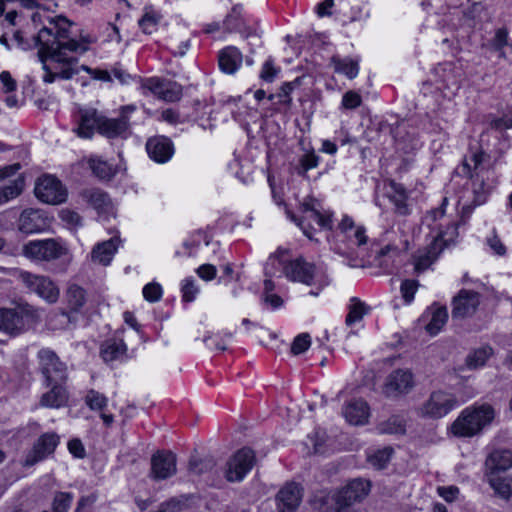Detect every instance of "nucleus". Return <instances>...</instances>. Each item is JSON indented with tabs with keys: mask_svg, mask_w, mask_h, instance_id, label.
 <instances>
[{
	"mask_svg": "<svg viewBox=\"0 0 512 512\" xmlns=\"http://www.w3.org/2000/svg\"><path fill=\"white\" fill-rule=\"evenodd\" d=\"M70 26L71 23L63 16L48 18V24L34 37L35 45L40 47L38 56L45 71L43 81L53 83L56 79L69 80L78 74L80 69L94 79L110 81L111 76L106 70L92 69L86 65L78 66V55L89 50L90 41L86 38H71Z\"/></svg>",
	"mask_w": 512,
	"mask_h": 512,
	"instance_id": "nucleus-1",
	"label": "nucleus"
},
{
	"mask_svg": "<svg viewBox=\"0 0 512 512\" xmlns=\"http://www.w3.org/2000/svg\"><path fill=\"white\" fill-rule=\"evenodd\" d=\"M369 491V481L354 479L332 495L319 497L315 506L320 512H349V508L361 502Z\"/></svg>",
	"mask_w": 512,
	"mask_h": 512,
	"instance_id": "nucleus-2",
	"label": "nucleus"
},
{
	"mask_svg": "<svg viewBox=\"0 0 512 512\" xmlns=\"http://www.w3.org/2000/svg\"><path fill=\"white\" fill-rule=\"evenodd\" d=\"M494 418L490 405L465 408L451 425V432L457 437H473L489 425Z\"/></svg>",
	"mask_w": 512,
	"mask_h": 512,
	"instance_id": "nucleus-3",
	"label": "nucleus"
},
{
	"mask_svg": "<svg viewBox=\"0 0 512 512\" xmlns=\"http://www.w3.org/2000/svg\"><path fill=\"white\" fill-rule=\"evenodd\" d=\"M301 217H297L293 212L287 210L286 214L291 221L295 222L303 233L309 238L313 239L312 232L310 231L311 222L314 221L321 229H332L333 221L332 214L322 212V208L318 200L313 197H306L299 206Z\"/></svg>",
	"mask_w": 512,
	"mask_h": 512,
	"instance_id": "nucleus-4",
	"label": "nucleus"
},
{
	"mask_svg": "<svg viewBox=\"0 0 512 512\" xmlns=\"http://www.w3.org/2000/svg\"><path fill=\"white\" fill-rule=\"evenodd\" d=\"M18 279L30 292L36 293L47 303L53 304L58 301L59 288L49 277L21 271Z\"/></svg>",
	"mask_w": 512,
	"mask_h": 512,
	"instance_id": "nucleus-5",
	"label": "nucleus"
},
{
	"mask_svg": "<svg viewBox=\"0 0 512 512\" xmlns=\"http://www.w3.org/2000/svg\"><path fill=\"white\" fill-rule=\"evenodd\" d=\"M456 405L455 395L446 391H435L422 404L419 415L429 419H440L452 411Z\"/></svg>",
	"mask_w": 512,
	"mask_h": 512,
	"instance_id": "nucleus-6",
	"label": "nucleus"
},
{
	"mask_svg": "<svg viewBox=\"0 0 512 512\" xmlns=\"http://www.w3.org/2000/svg\"><path fill=\"white\" fill-rule=\"evenodd\" d=\"M39 369L45 378L46 385L64 383L67 379V367L56 353L50 349L38 352Z\"/></svg>",
	"mask_w": 512,
	"mask_h": 512,
	"instance_id": "nucleus-7",
	"label": "nucleus"
},
{
	"mask_svg": "<svg viewBox=\"0 0 512 512\" xmlns=\"http://www.w3.org/2000/svg\"><path fill=\"white\" fill-rule=\"evenodd\" d=\"M67 248L55 239L30 241L23 247V254L32 260L51 261L64 256Z\"/></svg>",
	"mask_w": 512,
	"mask_h": 512,
	"instance_id": "nucleus-8",
	"label": "nucleus"
},
{
	"mask_svg": "<svg viewBox=\"0 0 512 512\" xmlns=\"http://www.w3.org/2000/svg\"><path fill=\"white\" fill-rule=\"evenodd\" d=\"M21 165L14 163L0 167V183L15 176L20 170ZM25 188V179L22 175L10 180L7 184L0 187V206L20 196Z\"/></svg>",
	"mask_w": 512,
	"mask_h": 512,
	"instance_id": "nucleus-9",
	"label": "nucleus"
},
{
	"mask_svg": "<svg viewBox=\"0 0 512 512\" xmlns=\"http://www.w3.org/2000/svg\"><path fill=\"white\" fill-rule=\"evenodd\" d=\"M134 109L133 106L122 107L118 118L101 115L98 133L109 139L127 138L131 134L128 113L133 112Z\"/></svg>",
	"mask_w": 512,
	"mask_h": 512,
	"instance_id": "nucleus-10",
	"label": "nucleus"
},
{
	"mask_svg": "<svg viewBox=\"0 0 512 512\" xmlns=\"http://www.w3.org/2000/svg\"><path fill=\"white\" fill-rule=\"evenodd\" d=\"M35 195L44 203L57 205L66 200L67 191L57 178L45 175L36 182Z\"/></svg>",
	"mask_w": 512,
	"mask_h": 512,
	"instance_id": "nucleus-11",
	"label": "nucleus"
},
{
	"mask_svg": "<svg viewBox=\"0 0 512 512\" xmlns=\"http://www.w3.org/2000/svg\"><path fill=\"white\" fill-rule=\"evenodd\" d=\"M255 462L254 452L250 448L238 450L227 462L225 477L229 482H239L252 469Z\"/></svg>",
	"mask_w": 512,
	"mask_h": 512,
	"instance_id": "nucleus-12",
	"label": "nucleus"
},
{
	"mask_svg": "<svg viewBox=\"0 0 512 512\" xmlns=\"http://www.w3.org/2000/svg\"><path fill=\"white\" fill-rule=\"evenodd\" d=\"M481 301L478 292L468 289H461L452 300V318L464 319L473 316Z\"/></svg>",
	"mask_w": 512,
	"mask_h": 512,
	"instance_id": "nucleus-13",
	"label": "nucleus"
},
{
	"mask_svg": "<svg viewBox=\"0 0 512 512\" xmlns=\"http://www.w3.org/2000/svg\"><path fill=\"white\" fill-rule=\"evenodd\" d=\"M413 386L412 373L409 370L397 369L387 376L383 392L387 397L397 398L407 394Z\"/></svg>",
	"mask_w": 512,
	"mask_h": 512,
	"instance_id": "nucleus-14",
	"label": "nucleus"
},
{
	"mask_svg": "<svg viewBox=\"0 0 512 512\" xmlns=\"http://www.w3.org/2000/svg\"><path fill=\"white\" fill-rule=\"evenodd\" d=\"M59 444L56 433H45L34 444L33 449L26 455L23 465L31 467L52 454Z\"/></svg>",
	"mask_w": 512,
	"mask_h": 512,
	"instance_id": "nucleus-15",
	"label": "nucleus"
},
{
	"mask_svg": "<svg viewBox=\"0 0 512 512\" xmlns=\"http://www.w3.org/2000/svg\"><path fill=\"white\" fill-rule=\"evenodd\" d=\"M159 99L166 102L178 101L182 96V87L176 82L160 80L158 78L147 79L143 85Z\"/></svg>",
	"mask_w": 512,
	"mask_h": 512,
	"instance_id": "nucleus-16",
	"label": "nucleus"
},
{
	"mask_svg": "<svg viewBox=\"0 0 512 512\" xmlns=\"http://www.w3.org/2000/svg\"><path fill=\"white\" fill-rule=\"evenodd\" d=\"M176 456L172 452H157L151 458V477L164 480L176 473Z\"/></svg>",
	"mask_w": 512,
	"mask_h": 512,
	"instance_id": "nucleus-17",
	"label": "nucleus"
},
{
	"mask_svg": "<svg viewBox=\"0 0 512 512\" xmlns=\"http://www.w3.org/2000/svg\"><path fill=\"white\" fill-rule=\"evenodd\" d=\"M284 273L291 281L312 285L315 277V266L303 258H297L285 265Z\"/></svg>",
	"mask_w": 512,
	"mask_h": 512,
	"instance_id": "nucleus-18",
	"label": "nucleus"
},
{
	"mask_svg": "<svg viewBox=\"0 0 512 512\" xmlns=\"http://www.w3.org/2000/svg\"><path fill=\"white\" fill-rule=\"evenodd\" d=\"M301 500V487L295 483L286 484L276 496L278 512H295Z\"/></svg>",
	"mask_w": 512,
	"mask_h": 512,
	"instance_id": "nucleus-19",
	"label": "nucleus"
},
{
	"mask_svg": "<svg viewBox=\"0 0 512 512\" xmlns=\"http://www.w3.org/2000/svg\"><path fill=\"white\" fill-rule=\"evenodd\" d=\"M146 150L149 157L157 163H166L174 154L172 141L165 136H155L148 139Z\"/></svg>",
	"mask_w": 512,
	"mask_h": 512,
	"instance_id": "nucleus-20",
	"label": "nucleus"
},
{
	"mask_svg": "<svg viewBox=\"0 0 512 512\" xmlns=\"http://www.w3.org/2000/svg\"><path fill=\"white\" fill-rule=\"evenodd\" d=\"M23 314L15 308H0V331L11 336L24 331Z\"/></svg>",
	"mask_w": 512,
	"mask_h": 512,
	"instance_id": "nucleus-21",
	"label": "nucleus"
},
{
	"mask_svg": "<svg viewBox=\"0 0 512 512\" xmlns=\"http://www.w3.org/2000/svg\"><path fill=\"white\" fill-rule=\"evenodd\" d=\"M119 243L120 239L118 237L98 243L91 251V260L104 266L109 265L118 249Z\"/></svg>",
	"mask_w": 512,
	"mask_h": 512,
	"instance_id": "nucleus-22",
	"label": "nucleus"
},
{
	"mask_svg": "<svg viewBox=\"0 0 512 512\" xmlns=\"http://www.w3.org/2000/svg\"><path fill=\"white\" fill-rule=\"evenodd\" d=\"M343 415L352 425H363L369 417V407L361 399L352 400L343 409Z\"/></svg>",
	"mask_w": 512,
	"mask_h": 512,
	"instance_id": "nucleus-23",
	"label": "nucleus"
},
{
	"mask_svg": "<svg viewBox=\"0 0 512 512\" xmlns=\"http://www.w3.org/2000/svg\"><path fill=\"white\" fill-rule=\"evenodd\" d=\"M101 115L93 109L82 111L78 127L75 129L77 135L81 138H91L95 130L98 132Z\"/></svg>",
	"mask_w": 512,
	"mask_h": 512,
	"instance_id": "nucleus-24",
	"label": "nucleus"
},
{
	"mask_svg": "<svg viewBox=\"0 0 512 512\" xmlns=\"http://www.w3.org/2000/svg\"><path fill=\"white\" fill-rule=\"evenodd\" d=\"M45 226V220L39 210L26 209L20 217L18 227L19 230L26 234L39 232Z\"/></svg>",
	"mask_w": 512,
	"mask_h": 512,
	"instance_id": "nucleus-25",
	"label": "nucleus"
},
{
	"mask_svg": "<svg viewBox=\"0 0 512 512\" xmlns=\"http://www.w3.org/2000/svg\"><path fill=\"white\" fill-rule=\"evenodd\" d=\"M386 195L395 206V212L400 215L409 214V207L407 205V192L403 185L390 181L386 186Z\"/></svg>",
	"mask_w": 512,
	"mask_h": 512,
	"instance_id": "nucleus-26",
	"label": "nucleus"
},
{
	"mask_svg": "<svg viewBox=\"0 0 512 512\" xmlns=\"http://www.w3.org/2000/svg\"><path fill=\"white\" fill-rule=\"evenodd\" d=\"M218 62L221 71L234 74L242 64V54L236 47L229 46L219 52Z\"/></svg>",
	"mask_w": 512,
	"mask_h": 512,
	"instance_id": "nucleus-27",
	"label": "nucleus"
},
{
	"mask_svg": "<svg viewBox=\"0 0 512 512\" xmlns=\"http://www.w3.org/2000/svg\"><path fill=\"white\" fill-rule=\"evenodd\" d=\"M85 403L91 410L101 412L100 417L107 427L112 425V423L114 422L113 415L104 412V409L107 407L108 404V399L104 394L94 389H91L87 392L85 396Z\"/></svg>",
	"mask_w": 512,
	"mask_h": 512,
	"instance_id": "nucleus-28",
	"label": "nucleus"
},
{
	"mask_svg": "<svg viewBox=\"0 0 512 512\" xmlns=\"http://www.w3.org/2000/svg\"><path fill=\"white\" fill-rule=\"evenodd\" d=\"M51 389L44 393L40 399V404L48 408H60L67 404L68 393L62 387V383H53Z\"/></svg>",
	"mask_w": 512,
	"mask_h": 512,
	"instance_id": "nucleus-29",
	"label": "nucleus"
},
{
	"mask_svg": "<svg viewBox=\"0 0 512 512\" xmlns=\"http://www.w3.org/2000/svg\"><path fill=\"white\" fill-rule=\"evenodd\" d=\"M486 467L491 474L497 471H505L512 467V453L510 450H494L486 459Z\"/></svg>",
	"mask_w": 512,
	"mask_h": 512,
	"instance_id": "nucleus-30",
	"label": "nucleus"
},
{
	"mask_svg": "<svg viewBox=\"0 0 512 512\" xmlns=\"http://www.w3.org/2000/svg\"><path fill=\"white\" fill-rule=\"evenodd\" d=\"M82 198L99 212H107L111 207L108 194L97 188H88L81 192Z\"/></svg>",
	"mask_w": 512,
	"mask_h": 512,
	"instance_id": "nucleus-31",
	"label": "nucleus"
},
{
	"mask_svg": "<svg viewBox=\"0 0 512 512\" xmlns=\"http://www.w3.org/2000/svg\"><path fill=\"white\" fill-rule=\"evenodd\" d=\"M65 298L69 309L73 312H79L86 304L87 293L84 288L72 283L67 287Z\"/></svg>",
	"mask_w": 512,
	"mask_h": 512,
	"instance_id": "nucleus-32",
	"label": "nucleus"
},
{
	"mask_svg": "<svg viewBox=\"0 0 512 512\" xmlns=\"http://www.w3.org/2000/svg\"><path fill=\"white\" fill-rule=\"evenodd\" d=\"M442 245L438 241H432L426 251L420 252L415 257V270L420 273L425 271L439 256Z\"/></svg>",
	"mask_w": 512,
	"mask_h": 512,
	"instance_id": "nucleus-33",
	"label": "nucleus"
},
{
	"mask_svg": "<svg viewBox=\"0 0 512 512\" xmlns=\"http://www.w3.org/2000/svg\"><path fill=\"white\" fill-rule=\"evenodd\" d=\"M127 347L121 339L106 340L101 346V356L105 362H111L123 357Z\"/></svg>",
	"mask_w": 512,
	"mask_h": 512,
	"instance_id": "nucleus-34",
	"label": "nucleus"
},
{
	"mask_svg": "<svg viewBox=\"0 0 512 512\" xmlns=\"http://www.w3.org/2000/svg\"><path fill=\"white\" fill-rule=\"evenodd\" d=\"M369 311L370 307L367 304L356 297H352L348 305V314L345 318L346 325L351 326L361 321Z\"/></svg>",
	"mask_w": 512,
	"mask_h": 512,
	"instance_id": "nucleus-35",
	"label": "nucleus"
},
{
	"mask_svg": "<svg viewBox=\"0 0 512 512\" xmlns=\"http://www.w3.org/2000/svg\"><path fill=\"white\" fill-rule=\"evenodd\" d=\"M331 62L334 66L335 72L344 74L349 79H354L358 75V63L352 59H340L334 56L332 57Z\"/></svg>",
	"mask_w": 512,
	"mask_h": 512,
	"instance_id": "nucleus-36",
	"label": "nucleus"
},
{
	"mask_svg": "<svg viewBox=\"0 0 512 512\" xmlns=\"http://www.w3.org/2000/svg\"><path fill=\"white\" fill-rule=\"evenodd\" d=\"M448 319L446 307H438L432 311L431 319L426 325V330L430 335H436L445 325Z\"/></svg>",
	"mask_w": 512,
	"mask_h": 512,
	"instance_id": "nucleus-37",
	"label": "nucleus"
},
{
	"mask_svg": "<svg viewBox=\"0 0 512 512\" xmlns=\"http://www.w3.org/2000/svg\"><path fill=\"white\" fill-rule=\"evenodd\" d=\"M437 229L438 233L433 241H438V243L442 245V249L453 243L458 236V228L455 222H449L445 229H443L442 224H440Z\"/></svg>",
	"mask_w": 512,
	"mask_h": 512,
	"instance_id": "nucleus-38",
	"label": "nucleus"
},
{
	"mask_svg": "<svg viewBox=\"0 0 512 512\" xmlns=\"http://www.w3.org/2000/svg\"><path fill=\"white\" fill-rule=\"evenodd\" d=\"M393 452V448L385 447L369 454L367 460L374 468L384 469L391 460Z\"/></svg>",
	"mask_w": 512,
	"mask_h": 512,
	"instance_id": "nucleus-39",
	"label": "nucleus"
},
{
	"mask_svg": "<svg viewBox=\"0 0 512 512\" xmlns=\"http://www.w3.org/2000/svg\"><path fill=\"white\" fill-rule=\"evenodd\" d=\"M473 179L474 207L484 204L491 190L490 186H486L483 177L480 178L479 173Z\"/></svg>",
	"mask_w": 512,
	"mask_h": 512,
	"instance_id": "nucleus-40",
	"label": "nucleus"
},
{
	"mask_svg": "<svg viewBox=\"0 0 512 512\" xmlns=\"http://www.w3.org/2000/svg\"><path fill=\"white\" fill-rule=\"evenodd\" d=\"M378 430L382 434H402L405 432L403 419L399 416H392L388 420L380 423Z\"/></svg>",
	"mask_w": 512,
	"mask_h": 512,
	"instance_id": "nucleus-41",
	"label": "nucleus"
},
{
	"mask_svg": "<svg viewBox=\"0 0 512 512\" xmlns=\"http://www.w3.org/2000/svg\"><path fill=\"white\" fill-rule=\"evenodd\" d=\"M489 481L496 493L503 498H508L512 494V478L498 477L491 474Z\"/></svg>",
	"mask_w": 512,
	"mask_h": 512,
	"instance_id": "nucleus-42",
	"label": "nucleus"
},
{
	"mask_svg": "<svg viewBox=\"0 0 512 512\" xmlns=\"http://www.w3.org/2000/svg\"><path fill=\"white\" fill-rule=\"evenodd\" d=\"M492 354V348L482 347L475 350L467 357L466 363L469 368L476 369L483 366Z\"/></svg>",
	"mask_w": 512,
	"mask_h": 512,
	"instance_id": "nucleus-43",
	"label": "nucleus"
},
{
	"mask_svg": "<svg viewBox=\"0 0 512 512\" xmlns=\"http://www.w3.org/2000/svg\"><path fill=\"white\" fill-rule=\"evenodd\" d=\"M215 463L212 458H200L193 456L189 461V471L201 475L214 467Z\"/></svg>",
	"mask_w": 512,
	"mask_h": 512,
	"instance_id": "nucleus-44",
	"label": "nucleus"
},
{
	"mask_svg": "<svg viewBox=\"0 0 512 512\" xmlns=\"http://www.w3.org/2000/svg\"><path fill=\"white\" fill-rule=\"evenodd\" d=\"M73 501V494L70 492H56L52 501L53 512H68Z\"/></svg>",
	"mask_w": 512,
	"mask_h": 512,
	"instance_id": "nucleus-45",
	"label": "nucleus"
},
{
	"mask_svg": "<svg viewBox=\"0 0 512 512\" xmlns=\"http://www.w3.org/2000/svg\"><path fill=\"white\" fill-rule=\"evenodd\" d=\"M89 164L93 173L100 179H110L114 175L112 166L105 161L91 159Z\"/></svg>",
	"mask_w": 512,
	"mask_h": 512,
	"instance_id": "nucleus-46",
	"label": "nucleus"
},
{
	"mask_svg": "<svg viewBox=\"0 0 512 512\" xmlns=\"http://www.w3.org/2000/svg\"><path fill=\"white\" fill-rule=\"evenodd\" d=\"M419 287V282L415 279H406L402 281L400 286V292L402 298L404 299L406 304H410L415 296Z\"/></svg>",
	"mask_w": 512,
	"mask_h": 512,
	"instance_id": "nucleus-47",
	"label": "nucleus"
},
{
	"mask_svg": "<svg viewBox=\"0 0 512 512\" xmlns=\"http://www.w3.org/2000/svg\"><path fill=\"white\" fill-rule=\"evenodd\" d=\"M482 154L474 153L469 159H466L463 162V172L470 178L476 177V173L478 172L479 166L482 163Z\"/></svg>",
	"mask_w": 512,
	"mask_h": 512,
	"instance_id": "nucleus-48",
	"label": "nucleus"
},
{
	"mask_svg": "<svg viewBox=\"0 0 512 512\" xmlns=\"http://www.w3.org/2000/svg\"><path fill=\"white\" fill-rule=\"evenodd\" d=\"M311 345V337L308 333H301L296 336L291 345V353L299 355L304 353Z\"/></svg>",
	"mask_w": 512,
	"mask_h": 512,
	"instance_id": "nucleus-49",
	"label": "nucleus"
},
{
	"mask_svg": "<svg viewBox=\"0 0 512 512\" xmlns=\"http://www.w3.org/2000/svg\"><path fill=\"white\" fill-rule=\"evenodd\" d=\"M182 299L184 302H192L199 292V289L192 278H186L182 281Z\"/></svg>",
	"mask_w": 512,
	"mask_h": 512,
	"instance_id": "nucleus-50",
	"label": "nucleus"
},
{
	"mask_svg": "<svg viewBox=\"0 0 512 512\" xmlns=\"http://www.w3.org/2000/svg\"><path fill=\"white\" fill-rule=\"evenodd\" d=\"M162 287L159 283H148L143 288V297L148 302H158L162 298Z\"/></svg>",
	"mask_w": 512,
	"mask_h": 512,
	"instance_id": "nucleus-51",
	"label": "nucleus"
},
{
	"mask_svg": "<svg viewBox=\"0 0 512 512\" xmlns=\"http://www.w3.org/2000/svg\"><path fill=\"white\" fill-rule=\"evenodd\" d=\"M508 39V31L506 28H499L496 30L492 39L493 48L499 52V56L506 58L503 47L506 46Z\"/></svg>",
	"mask_w": 512,
	"mask_h": 512,
	"instance_id": "nucleus-52",
	"label": "nucleus"
},
{
	"mask_svg": "<svg viewBox=\"0 0 512 512\" xmlns=\"http://www.w3.org/2000/svg\"><path fill=\"white\" fill-rule=\"evenodd\" d=\"M319 157L311 152L306 153L300 158V167L298 170V174L304 176L307 171L310 169L316 168L318 166Z\"/></svg>",
	"mask_w": 512,
	"mask_h": 512,
	"instance_id": "nucleus-53",
	"label": "nucleus"
},
{
	"mask_svg": "<svg viewBox=\"0 0 512 512\" xmlns=\"http://www.w3.org/2000/svg\"><path fill=\"white\" fill-rule=\"evenodd\" d=\"M347 241L356 246H362L367 243L366 230L363 226H356L352 232L345 235Z\"/></svg>",
	"mask_w": 512,
	"mask_h": 512,
	"instance_id": "nucleus-54",
	"label": "nucleus"
},
{
	"mask_svg": "<svg viewBox=\"0 0 512 512\" xmlns=\"http://www.w3.org/2000/svg\"><path fill=\"white\" fill-rule=\"evenodd\" d=\"M362 103L360 94L355 91H347L342 97V107L344 109H356Z\"/></svg>",
	"mask_w": 512,
	"mask_h": 512,
	"instance_id": "nucleus-55",
	"label": "nucleus"
},
{
	"mask_svg": "<svg viewBox=\"0 0 512 512\" xmlns=\"http://www.w3.org/2000/svg\"><path fill=\"white\" fill-rule=\"evenodd\" d=\"M158 24V19L154 14L145 13L143 17L139 20V26L142 31L146 34H151L155 31L156 26Z\"/></svg>",
	"mask_w": 512,
	"mask_h": 512,
	"instance_id": "nucleus-56",
	"label": "nucleus"
},
{
	"mask_svg": "<svg viewBox=\"0 0 512 512\" xmlns=\"http://www.w3.org/2000/svg\"><path fill=\"white\" fill-rule=\"evenodd\" d=\"M60 218L62 219V221L71 225L72 227H78L82 225L81 216L77 212L69 209H63L60 212Z\"/></svg>",
	"mask_w": 512,
	"mask_h": 512,
	"instance_id": "nucleus-57",
	"label": "nucleus"
},
{
	"mask_svg": "<svg viewBox=\"0 0 512 512\" xmlns=\"http://www.w3.org/2000/svg\"><path fill=\"white\" fill-rule=\"evenodd\" d=\"M298 83H299V79H296L293 82H286L282 85L281 91L278 94V97L280 98V101L282 103H284L286 105L291 104L292 99L290 97V93L293 91L295 85Z\"/></svg>",
	"mask_w": 512,
	"mask_h": 512,
	"instance_id": "nucleus-58",
	"label": "nucleus"
},
{
	"mask_svg": "<svg viewBox=\"0 0 512 512\" xmlns=\"http://www.w3.org/2000/svg\"><path fill=\"white\" fill-rule=\"evenodd\" d=\"M278 69L274 67L271 59L267 60L262 68L260 77L266 82H272L278 74Z\"/></svg>",
	"mask_w": 512,
	"mask_h": 512,
	"instance_id": "nucleus-59",
	"label": "nucleus"
},
{
	"mask_svg": "<svg viewBox=\"0 0 512 512\" xmlns=\"http://www.w3.org/2000/svg\"><path fill=\"white\" fill-rule=\"evenodd\" d=\"M196 272L201 279L211 281L216 277L217 269L212 264H203L196 270Z\"/></svg>",
	"mask_w": 512,
	"mask_h": 512,
	"instance_id": "nucleus-60",
	"label": "nucleus"
},
{
	"mask_svg": "<svg viewBox=\"0 0 512 512\" xmlns=\"http://www.w3.org/2000/svg\"><path fill=\"white\" fill-rule=\"evenodd\" d=\"M447 204V198L443 199L442 205L434 210L429 211L425 216V222L428 225L435 223L437 220L442 219L444 217V206Z\"/></svg>",
	"mask_w": 512,
	"mask_h": 512,
	"instance_id": "nucleus-61",
	"label": "nucleus"
},
{
	"mask_svg": "<svg viewBox=\"0 0 512 512\" xmlns=\"http://www.w3.org/2000/svg\"><path fill=\"white\" fill-rule=\"evenodd\" d=\"M68 450L69 452L76 458H84L85 457V448L80 439H72L68 442Z\"/></svg>",
	"mask_w": 512,
	"mask_h": 512,
	"instance_id": "nucleus-62",
	"label": "nucleus"
},
{
	"mask_svg": "<svg viewBox=\"0 0 512 512\" xmlns=\"http://www.w3.org/2000/svg\"><path fill=\"white\" fill-rule=\"evenodd\" d=\"M487 243L496 255L504 256L506 254V247L498 236L493 235L492 237L488 238Z\"/></svg>",
	"mask_w": 512,
	"mask_h": 512,
	"instance_id": "nucleus-63",
	"label": "nucleus"
},
{
	"mask_svg": "<svg viewBox=\"0 0 512 512\" xmlns=\"http://www.w3.org/2000/svg\"><path fill=\"white\" fill-rule=\"evenodd\" d=\"M0 81L6 93L14 91L17 87L16 81L12 78L11 74L8 71H2L0 73Z\"/></svg>",
	"mask_w": 512,
	"mask_h": 512,
	"instance_id": "nucleus-64",
	"label": "nucleus"
}]
</instances>
